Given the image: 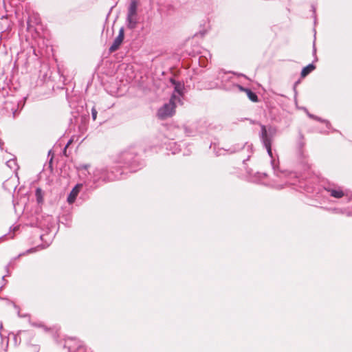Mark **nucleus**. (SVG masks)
Returning a JSON list of instances; mask_svg holds the SVG:
<instances>
[{
  "instance_id": "7",
  "label": "nucleus",
  "mask_w": 352,
  "mask_h": 352,
  "mask_svg": "<svg viewBox=\"0 0 352 352\" xmlns=\"http://www.w3.org/2000/svg\"><path fill=\"white\" fill-rule=\"evenodd\" d=\"M65 347H67L69 352H87L81 341L73 338L65 341Z\"/></svg>"
},
{
  "instance_id": "21",
  "label": "nucleus",
  "mask_w": 352,
  "mask_h": 352,
  "mask_svg": "<svg viewBox=\"0 0 352 352\" xmlns=\"http://www.w3.org/2000/svg\"><path fill=\"white\" fill-rule=\"evenodd\" d=\"M40 248V245H38L36 247L34 248H31V249H29L26 251V252L28 254H30V253H32V252H35L38 248Z\"/></svg>"
},
{
  "instance_id": "3",
  "label": "nucleus",
  "mask_w": 352,
  "mask_h": 352,
  "mask_svg": "<svg viewBox=\"0 0 352 352\" xmlns=\"http://www.w3.org/2000/svg\"><path fill=\"white\" fill-rule=\"evenodd\" d=\"M139 23L138 14V2L135 0L131 1L127 10L126 24L129 29L134 30Z\"/></svg>"
},
{
  "instance_id": "15",
  "label": "nucleus",
  "mask_w": 352,
  "mask_h": 352,
  "mask_svg": "<svg viewBox=\"0 0 352 352\" xmlns=\"http://www.w3.org/2000/svg\"><path fill=\"white\" fill-rule=\"evenodd\" d=\"M39 346L37 344L28 345L26 348V352H38Z\"/></svg>"
},
{
  "instance_id": "24",
  "label": "nucleus",
  "mask_w": 352,
  "mask_h": 352,
  "mask_svg": "<svg viewBox=\"0 0 352 352\" xmlns=\"http://www.w3.org/2000/svg\"><path fill=\"white\" fill-rule=\"evenodd\" d=\"M346 214L348 216H352V212H346Z\"/></svg>"
},
{
  "instance_id": "20",
  "label": "nucleus",
  "mask_w": 352,
  "mask_h": 352,
  "mask_svg": "<svg viewBox=\"0 0 352 352\" xmlns=\"http://www.w3.org/2000/svg\"><path fill=\"white\" fill-rule=\"evenodd\" d=\"M227 74L226 72H223L222 71L219 72V74H218V78L221 79V81H223L224 80V76L226 75Z\"/></svg>"
},
{
  "instance_id": "25",
  "label": "nucleus",
  "mask_w": 352,
  "mask_h": 352,
  "mask_svg": "<svg viewBox=\"0 0 352 352\" xmlns=\"http://www.w3.org/2000/svg\"><path fill=\"white\" fill-rule=\"evenodd\" d=\"M70 143H71V140H69V141L68 142V143H67V145L65 146V149H66V148L67 147V146H68Z\"/></svg>"
},
{
  "instance_id": "5",
  "label": "nucleus",
  "mask_w": 352,
  "mask_h": 352,
  "mask_svg": "<svg viewBox=\"0 0 352 352\" xmlns=\"http://www.w3.org/2000/svg\"><path fill=\"white\" fill-rule=\"evenodd\" d=\"M93 175V181L94 183L100 180L111 181L119 178L117 175H114V174L112 172L110 173H108V170L106 168H96L94 170Z\"/></svg>"
},
{
  "instance_id": "11",
  "label": "nucleus",
  "mask_w": 352,
  "mask_h": 352,
  "mask_svg": "<svg viewBox=\"0 0 352 352\" xmlns=\"http://www.w3.org/2000/svg\"><path fill=\"white\" fill-rule=\"evenodd\" d=\"M82 187V184H78L72 190V191L70 192V193L69 194V195L67 197V202L69 204H73L75 201V200H76V197H77V196H78V193H79V192H80V190Z\"/></svg>"
},
{
  "instance_id": "18",
  "label": "nucleus",
  "mask_w": 352,
  "mask_h": 352,
  "mask_svg": "<svg viewBox=\"0 0 352 352\" xmlns=\"http://www.w3.org/2000/svg\"><path fill=\"white\" fill-rule=\"evenodd\" d=\"M89 167V164H79V165L77 166V169H78V170H87Z\"/></svg>"
},
{
  "instance_id": "12",
  "label": "nucleus",
  "mask_w": 352,
  "mask_h": 352,
  "mask_svg": "<svg viewBox=\"0 0 352 352\" xmlns=\"http://www.w3.org/2000/svg\"><path fill=\"white\" fill-rule=\"evenodd\" d=\"M239 87L241 90L245 91L247 94L248 98L251 101L254 102L258 101V96H256V94L254 92L252 91L250 89L243 88L241 86H239Z\"/></svg>"
},
{
  "instance_id": "14",
  "label": "nucleus",
  "mask_w": 352,
  "mask_h": 352,
  "mask_svg": "<svg viewBox=\"0 0 352 352\" xmlns=\"http://www.w3.org/2000/svg\"><path fill=\"white\" fill-rule=\"evenodd\" d=\"M43 195L44 193L43 190L40 188H37L36 189L35 196L38 204H42L43 202Z\"/></svg>"
},
{
  "instance_id": "13",
  "label": "nucleus",
  "mask_w": 352,
  "mask_h": 352,
  "mask_svg": "<svg viewBox=\"0 0 352 352\" xmlns=\"http://www.w3.org/2000/svg\"><path fill=\"white\" fill-rule=\"evenodd\" d=\"M316 67L313 64H309L304 67L301 71V77L304 78L307 76L309 73L315 69Z\"/></svg>"
},
{
  "instance_id": "8",
  "label": "nucleus",
  "mask_w": 352,
  "mask_h": 352,
  "mask_svg": "<svg viewBox=\"0 0 352 352\" xmlns=\"http://www.w3.org/2000/svg\"><path fill=\"white\" fill-rule=\"evenodd\" d=\"M135 154L130 151H124L122 152L118 160V163L124 166H131L135 163Z\"/></svg>"
},
{
  "instance_id": "1",
  "label": "nucleus",
  "mask_w": 352,
  "mask_h": 352,
  "mask_svg": "<svg viewBox=\"0 0 352 352\" xmlns=\"http://www.w3.org/2000/svg\"><path fill=\"white\" fill-rule=\"evenodd\" d=\"M28 17L27 19V34L25 35V41L28 43L30 50H33V53L36 56L35 50V44L38 45L40 39V31L43 30L42 24L39 15L30 10L27 11Z\"/></svg>"
},
{
  "instance_id": "23",
  "label": "nucleus",
  "mask_w": 352,
  "mask_h": 352,
  "mask_svg": "<svg viewBox=\"0 0 352 352\" xmlns=\"http://www.w3.org/2000/svg\"><path fill=\"white\" fill-rule=\"evenodd\" d=\"M316 52V49L315 47V45L314 44V50H313V53L315 54Z\"/></svg>"
},
{
  "instance_id": "4",
  "label": "nucleus",
  "mask_w": 352,
  "mask_h": 352,
  "mask_svg": "<svg viewBox=\"0 0 352 352\" xmlns=\"http://www.w3.org/2000/svg\"><path fill=\"white\" fill-rule=\"evenodd\" d=\"M179 104L175 101V96H171L168 103L164 104L157 111L158 117L162 119H166L172 116L175 113V109Z\"/></svg>"
},
{
  "instance_id": "10",
  "label": "nucleus",
  "mask_w": 352,
  "mask_h": 352,
  "mask_svg": "<svg viewBox=\"0 0 352 352\" xmlns=\"http://www.w3.org/2000/svg\"><path fill=\"white\" fill-rule=\"evenodd\" d=\"M124 37V30L123 28H121L119 30L118 35L116 36V38L114 39L113 44L109 47V52H113L116 51L122 44Z\"/></svg>"
},
{
  "instance_id": "19",
  "label": "nucleus",
  "mask_w": 352,
  "mask_h": 352,
  "mask_svg": "<svg viewBox=\"0 0 352 352\" xmlns=\"http://www.w3.org/2000/svg\"><path fill=\"white\" fill-rule=\"evenodd\" d=\"M35 235L37 239V240H42L43 239V235L40 234V232L38 228L35 229Z\"/></svg>"
},
{
  "instance_id": "17",
  "label": "nucleus",
  "mask_w": 352,
  "mask_h": 352,
  "mask_svg": "<svg viewBox=\"0 0 352 352\" xmlns=\"http://www.w3.org/2000/svg\"><path fill=\"white\" fill-rule=\"evenodd\" d=\"M97 111L96 109V108L94 107L92 109H91V117H92V119L94 120H96V118H97Z\"/></svg>"
},
{
  "instance_id": "9",
  "label": "nucleus",
  "mask_w": 352,
  "mask_h": 352,
  "mask_svg": "<svg viewBox=\"0 0 352 352\" xmlns=\"http://www.w3.org/2000/svg\"><path fill=\"white\" fill-rule=\"evenodd\" d=\"M170 82L174 85V91L172 96H175V101L182 104V98L183 96L184 85L180 82L176 81L173 79H170Z\"/></svg>"
},
{
  "instance_id": "6",
  "label": "nucleus",
  "mask_w": 352,
  "mask_h": 352,
  "mask_svg": "<svg viewBox=\"0 0 352 352\" xmlns=\"http://www.w3.org/2000/svg\"><path fill=\"white\" fill-rule=\"evenodd\" d=\"M324 190L329 194L331 197L336 199H340L343 197L349 196V190L347 189H344L342 187L337 185L329 184L324 187Z\"/></svg>"
},
{
  "instance_id": "16",
  "label": "nucleus",
  "mask_w": 352,
  "mask_h": 352,
  "mask_svg": "<svg viewBox=\"0 0 352 352\" xmlns=\"http://www.w3.org/2000/svg\"><path fill=\"white\" fill-rule=\"evenodd\" d=\"M308 116L309 117L311 118H314L316 120H318V121H321V122H324L325 123H327V126H328V125L329 124V122L328 121H326V120H322L321 118L317 117V116H315L312 114H310V113H308Z\"/></svg>"
},
{
  "instance_id": "26",
  "label": "nucleus",
  "mask_w": 352,
  "mask_h": 352,
  "mask_svg": "<svg viewBox=\"0 0 352 352\" xmlns=\"http://www.w3.org/2000/svg\"><path fill=\"white\" fill-rule=\"evenodd\" d=\"M32 325H33V326H38V325L37 324H36V323H34Z\"/></svg>"
},
{
  "instance_id": "2",
  "label": "nucleus",
  "mask_w": 352,
  "mask_h": 352,
  "mask_svg": "<svg viewBox=\"0 0 352 352\" xmlns=\"http://www.w3.org/2000/svg\"><path fill=\"white\" fill-rule=\"evenodd\" d=\"M261 126V131L259 133L260 140L263 145V146L266 148L267 152L270 157L272 158V143L274 139V137L276 134V130L273 126H268L263 124H260Z\"/></svg>"
},
{
  "instance_id": "22",
  "label": "nucleus",
  "mask_w": 352,
  "mask_h": 352,
  "mask_svg": "<svg viewBox=\"0 0 352 352\" xmlns=\"http://www.w3.org/2000/svg\"><path fill=\"white\" fill-rule=\"evenodd\" d=\"M23 318H27L30 321V316H29L23 315Z\"/></svg>"
}]
</instances>
